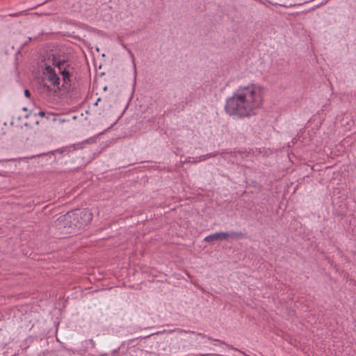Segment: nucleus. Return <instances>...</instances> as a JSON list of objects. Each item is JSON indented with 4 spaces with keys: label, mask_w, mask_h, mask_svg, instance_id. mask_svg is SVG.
<instances>
[{
    "label": "nucleus",
    "mask_w": 356,
    "mask_h": 356,
    "mask_svg": "<svg viewBox=\"0 0 356 356\" xmlns=\"http://www.w3.org/2000/svg\"><path fill=\"white\" fill-rule=\"evenodd\" d=\"M263 95L264 88L259 85L240 86L227 98L225 112L240 118L255 115L263 104Z\"/></svg>",
    "instance_id": "f257e3e1"
},
{
    "label": "nucleus",
    "mask_w": 356,
    "mask_h": 356,
    "mask_svg": "<svg viewBox=\"0 0 356 356\" xmlns=\"http://www.w3.org/2000/svg\"><path fill=\"white\" fill-rule=\"evenodd\" d=\"M92 219V214L90 211L78 209L60 216L58 218V222L59 224L63 225L65 227L80 229L90 223Z\"/></svg>",
    "instance_id": "f03ea898"
},
{
    "label": "nucleus",
    "mask_w": 356,
    "mask_h": 356,
    "mask_svg": "<svg viewBox=\"0 0 356 356\" xmlns=\"http://www.w3.org/2000/svg\"><path fill=\"white\" fill-rule=\"evenodd\" d=\"M56 63V65L58 67L60 70V73L62 75V81L63 83L61 86V89H63L66 92H70L72 90V80L70 79L71 74L70 72L66 70L65 67H64V65L65 63V60H59L58 62L55 61Z\"/></svg>",
    "instance_id": "7ed1b4c3"
},
{
    "label": "nucleus",
    "mask_w": 356,
    "mask_h": 356,
    "mask_svg": "<svg viewBox=\"0 0 356 356\" xmlns=\"http://www.w3.org/2000/svg\"><path fill=\"white\" fill-rule=\"evenodd\" d=\"M243 234L241 232H216L206 236L204 241L207 243L214 241H227L230 238H241Z\"/></svg>",
    "instance_id": "20e7f679"
},
{
    "label": "nucleus",
    "mask_w": 356,
    "mask_h": 356,
    "mask_svg": "<svg viewBox=\"0 0 356 356\" xmlns=\"http://www.w3.org/2000/svg\"><path fill=\"white\" fill-rule=\"evenodd\" d=\"M173 332H177L178 334H183V333H186V334H188V333H195L194 331H191V330H182V329H179V328H175V329H173V330H163L162 331H159V332H156L154 334H151L147 337H145V338H147L152 335H154V334H172Z\"/></svg>",
    "instance_id": "39448f33"
},
{
    "label": "nucleus",
    "mask_w": 356,
    "mask_h": 356,
    "mask_svg": "<svg viewBox=\"0 0 356 356\" xmlns=\"http://www.w3.org/2000/svg\"><path fill=\"white\" fill-rule=\"evenodd\" d=\"M241 156V152H233L230 153H223L222 157L225 159H228L231 163H238L237 157Z\"/></svg>",
    "instance_id": "423d86ee"
},
{
    "label": "nucleus",
    "mask_w": 356,
    "mask_h": 356,
    "mask_svg": "<svg viewBox=\"0 0 356 356\" xmlns=\"http://www.w3.org/2000/svg\"><path fill=\"white\" fill-rule=\"evenodd\" d=\"M47 76L48 81H49L54 86H56L58 90H61V88L60 87V79L56 72H51V74Z\"/></svg>",
    "instance_id": "0eeeda50"
},
{
    "label": "nucleus",
    "mask_w": 356,
    "mask_h": 356,
    "mask_svg": "<svg viewBox=\"0 0 356 356\" xmlns=\"http://www.w3.org/2000/svg\"><path fill=\"white\" fill-rule=\"evenodd\" d=\"M193 334H196V335H198V336H200L202 338H207L208 340L215 341H217V342L220 343V344H225L227 347H228L230 349L238 350L236 348H234L232 346L227 344L225 342H223V341H220L219 339H213V338H211L210 337H207L204 334H202V333H195V332L193 333Z\"/></svg>",
    "instance_id": "6e6552de"
},
{
    "label": "nucleus",
    "mask_w": 356,
    "mask_h": 356,
    "mask_svg": "<svg viewBox=\"0 0 356 356\" xmlns=\"http://www.w3.org/2000/svg\"><path fill=\"white\" fill-rule=\"evenodd\" d=\"M188 162L197 163V161H202L206 160L207 156H206V154H204V155H202V156H199L198 160H197V158H194V157H188Z\"/></svg>",
    "instance_id": "1a4fd4ad"
},
{
    "label": "nucleus",
    "mask_w": 356,
    "mask_h": 356,
    "mask_svg": "<svg viewBox=\"0 0 356 356\" xmlns=\"http://www.w3.org/2000/svg\"><path fill=\"white\" fill-rule=\"evenodd\" d=\"M51 72H55V70L51 67V65H46L44 74L47 76L51 74Z\"/></svg>",
    "instance_id": "9d476101"
},
{
    "label": "nucleus",
    "mask_w": 356,
    "mask_h": 356,
    "mask_svg": "<svg viewBox=\"0 0 356 356\" xmlns=\"http://www.w3.org/2000/svg\"><path fill=\"white\" fill-rule=\"evenodd\" d=\"M45 117L48 120H49L51 118V117H53L52 120L54 122H55L56 120V118L54 116V114H52V113H48Z\"/></svg>",
    "instance_id": "9b49d317"
},
{
    "label": "nucleus",
    "mask_w": 356,
    "mask_h": 356,
    "mask_svg": "<svg viewBox=\"0 0 356 356\" xmlns=\"http://www.w3.org/2000/svg\"><path fill=\"white\" fill-rule=\"evenodd\" d=\"M216 155H217L216 152H212V153L207 154L206 156H207V159H209V158H211V157H215Z\"/></svg>",
    "instance_id": "f8f14e48"
},
{
    "label": "nucleus",
    "mask_w": 356,
    "mask_h": 356,
    "mask_svg": "<svg viewBox=\"0 0 356 356\" xmlns=\"http://www.w3.org/2000/svg\"><path fill=\"white\" fill-rule=\"evenodd\" d=\"M24 95H25L26 97H28V98H29V97H31V92H30V91H29L28 89H26V90H24Z\"/></svg>",
    "instance_id": "ddd939ff"
},
{
    "label": "nucleus",
    "mask_w": 356,
    "mask_h": 356,
    "mask_svg": "<svg viewBox=\"0 0 356 356\" xmlns=\"http://www.w3.org/2000/svg\"><path fill=\"white\" fill-rule=\"evenodd\" d=\"M39 115L40 117H45L46 116L45 112L42 111H40L38 114H35V115Z\"/></svg>",
    "instance_id": "4468645a"
},
{
    "label": "nucleus",
    "mask_w": 356,
    "mask_h": 356,
    "mask_svg": "<svg viewBox=\"0 0 356 356\" xmlns=\"http://www.w3.org/2000/svg\"><path fill=\"white\" fill-rule=\"evenodd\" d=\"M44 88L47 90H48V91H51V88H50V86H47V85H46V84H44Z\"/></svg>",
    "instance_id": "2eb2a0df"
},
{
    "label": "nucleus",
    "mask_w": 356,
    "mask_h": 356,
    "mask_svg": "<svg viewBox=\"0 0 356 356\" xmlns=\"http://www.w3.org/2000/svg\"><path fill=\"white\" fill-rule=\"evenodd\" d=\"M89 341L91 343V345H92V346H95V341L92 339H90Z\"/></svg>",
    "instance_id": "dca6fc26"
},
{
    "label": "nucleus",
    "mask_w": 356,
    "mask_h": 356,
    "mask_svg": "<svg viewBox=\"0 0 356 356\" xmlns=\"http://www.w3.org/2000/svg\"><path fill=\"white\" fill-rule=\"evenodd\" d=\"M99 101H100V98L97 99V100L96 101L95 105H97V103H98Z\"/></svg>",
    "instance_id": "f3484780"
},
{
    "label": "nucleus",
    "mask_w": 356,
    "mask_h": 356,
    "mask_svg": "<svg viewBox=\"0 0 356 356\" xmlns=\"http://www.w3.org/2000/svg\"><path fill=\"white\" fill-rule=\"evenodd\" d=\"M327 0H325V1H323L322 3L321 4H323V3H327Z\"/></svg>",
    "instance_id": "a211bd4d"
},
{
    "label": "nucleus",
    "mask_w": 356,
    "mask_h": 356,
    "mask_svg": "<svg viewBox=\"0 0 356 356\" xmlns=\"http://www.w3.org/2000/svg\"><path fill=\"white\" fill-rule=\"evenodd\" d=\"M23 111H27V108L26 107H24L23 108Z\"/></svg>",
    "instance_id": "6ab92c4d"
},
{
    "label": "nucleus",
    "mask_w": 356,
    "mask_h": 356,
    "mask_svg": "<svg viewBox=\"0 0 356 356\" xmlns=\"http://www.w3.org/2000/svg\"><path fill=\"white\" fill-rule=\"evenodd\" d=\"M29 117V114H27V115H25L26 118H28Z\"/></svg>",
    "instance_id": "aec40b11"
},
{
    "label": "nucleus",
    "mask_w": 356,
    "mask_h": 356,
    "mask_svg": "<svg viewBox=\"0 0 356 356\" xmlns=\"http://www.w3.org/2000/svg\"><path fill=\"white\" fill-rule=\"evenodd\" d=\"M59 121H60V122H64V120H59Z\"/></svg>",
    "instance_id": "412c9836"
}]
</instances>
